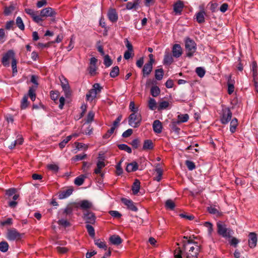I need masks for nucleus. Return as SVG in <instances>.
Wrapping results in <instances>:
<instances>
[{
  "mask_svg": "<svg viewBox=\"0 0 258 258\" xmlns=\"http://www.w3.org/2000/svg\"><path fill=\"white\" fill-rule=\"evenodd\" d=\"M182 247H177L174 250L175 258H197L200 250V245L190 237L184 236L182 241Z\"/></svg>",
  "mask_w": 258,
  "mask_h": 258,
  "instance_id": "obj_1",
  "label": "nucleus"
},
{
  "mask_svg": "<svg viewBox=\"0 0 258 258\" xmlns=\"http://www.w3.org/2000/svg\"><path fill=\"white\" fill-rule=\"evenodd\" d=\"M25 12L31 16L34 22L40 24V25H42L40 23L43 21L42 17H50L54 18L56 14L55 10L50 7L42 9L40 11V15H38V12H36L32 9L29 8L25 9Z\"/></svg>",
  "mask_w": 258,
  "mask_h": 258,
  "instance_id": "obj_2",
  "label": "nucleus"
},
{
  "mask_svg": "<svg viewBox=\"0 0 258 258\" xmlns=\"http://www.w3.org/2000/svg\"><path fill=\"white\" fill-rule=\"evenodd\" d=\"M185 49L186 56L191 57L197 50V44L196 42L189 37L185 39Z\"/></svg>",
  "mask_w": 258,
  "mask_h": 258,
  "instance_id": "obj_3",
  "label": "nucleus"
},
{
  "mask_svg": "<svg viewBox=\"0 0 258 258\" xmlns=\"http://www.w3.org/2000/svg\"><path fill=\"white\" fill-rule=\"evenodd\" d=\"M142 120V115L138 112H133L128 117V124L133 127H138Z\"/></svg>",
  "mask_w": 258,
  "mask_h": 258,
  "instance_id": "obj_4",
  "label": "nucleus"
},
{
  "mask_svg": "<svg viewBox=\"0 0 258 258\" xmlns=\"http://www.w3.org/2000/svg\"><path fill=\"white\" fill-rule=\"evenodd\" d=\"M217 233L219 235L224 238H230L231 237V230L227 228L226 225L221 222L217 223Z\"/></svg>",
  "mask_w": 258,
  "mask_h": 258,
  "instance_id": "obj_5",
  "label": "nucleus"
},
{
  "mask_svg": "<svg viewBox=\"0 0 258 258\" xmlns=\"http://www.w3.org/2000/svg\"><path fill=\"white\" fill-rule=\"evenodd\" d=\"M24 234L20 233L15 228H10L8 229L6 237L10 241H19L20 240Z\"/></svg>",
  "mask_w": 258,
  "mask_h": 258,
  "instance_id": "obj_6",
  "label": "nucleus"
},
{
  "mask_svg": "<svg viewBox=\"0 0 258 258\" xmlns=\"http://www.w3.org/2000/svg\"><path fill=\"white\" fill-rule=\"evenodd\" d=\"M102 87L100 86L98 83H95L93 85V88L90 89L86 94V99L88 101H92L97 96V94L99 93Z\"/></svg>",
  "mask_w": 258,
  "mask_h": 258,
  "instance_id": "obj_7",
  "label": "nucleus"
},
{
  "mask_svg": "<svg viewBox=\"0 0 258 258\" xmlns=\"http://www.w3.org/2000/svg\"><path fill=\"white\" fill-rule=\"evenodd\" d=\"M15 58V54L13 50H8L3 56L2 59V63L5 67H9L10 65L9 60Z\"/></svg>",
  "mask_w": 258,
  "mask_h": 258,
  "instance_id": "obj_8",
  "label": "nucleus"
},
{
  "mask_svg": "<svg viewBox=\"0 0 258 258\" xmlns=\"http://www.w3.org/2000/svg\"><path fill=\"white\" fill-rule=\"evenodd\" d=\"M232 113L229 108L222 110L220 121L222 124H226L231 119Z\"/></svg>",
  "mask_w": 258,
  "mask_h": 258,
  "instance_id": "obj_9",
  "label": "nucleus"
},
{
  "mask_svg": "<svg viewBox=\"0 0 258 258\" xmlns=\"http://www.w3.org/2000/svg\"><path fill=\"white\" fill-rule=\"evenodd\" d=\"M83 218L87 224L93 225L96 222L95 214L90 211H87L83 214Z\"/></svg>",
  "mask_w": 258,
  "mask_h": 258,
  "instance_id": "obj_10",
  "label": "nucleus"
},
{
  "mask_svg": "<svg viewBox=\"0 0 258 258\" xmlns=\"http://www.w3.org/2000/svg\"><path fill=\"white\" fill-rule=\"evenodd\" d=\"M248 244L250 248H254L257 244V236L255 232H250L248 235Z\"/></svg>",
  "mask_w": 258,
  "mask_h": 258,
  "instance_id": "obj_11",
  "label": "nucleus"
},
{
  "mask_svg": "<svg viewBox=\"0 0 258 258\" xmlns=\"http://www.w3.org/2000/svg\"><path fill=\"white\" fill-rule=\"evenodd\" d=\"M184 4L181 1H178L173 5V11L175 15H180L183 11Z\"/></svg>",
  "mask_w": 258,
  "mask_h": 258,
  "instance_id": "obj_12",
  "label": "nucleus"
},
{
  "mask_svg": "<svg viewBox=\"0 0 258 258\" xmlns=\"http://www.w3.org/2000/svg\"><path fill=\"white\" fill-rule=\"evenodd\" d=\"M121 201L127 206V209L129 210L134 212L138 211V208L135 206L134 203L132 200L123 198L121 199Z\"/></svg>",
  "mask_w": 258,
  "mask_h": 258,
  "instance_id": "obj_13",
  "label": "nucleus"
},
{
  "mask_svg": "<svg viewBox=\"0 0 258 258\" xmlns=\"http://www.w3.org/2000/svg\"><path fill=\"white\" fill-rule=\"evenodd\" d=\"M98 160L97 162V167L94 170V173L96 174L101 173V169L105 166V164L104 162V159L103 157H99Z\"/></svg>",
  "mask_w": 258,
  "mask_h": 258,
  "instance_id": "obj_14",
  "label": "nucleus"
},
{
  "mask_svg": "<svg viewBox=\"0 0 258 258\" xmlns=\"http://www.w3.org/2000/svg\"><path fill=\"white\" fill-rule=\"evenodd\" d=\"M172 55L173 56L178 58L182 54V50L181 46L178 44H175L172 47Z\"/></svg>",
  "mask_w": 258,
  "mask_h": 258,
  "instance_id": "obj_15",
  "label": "nucleus"
},
{
  "mask_svg": "<svg viewBox=\"0 0 258 258\" xmlns=\"http://www.w3.org/2000/svg\"><path fill=\"white\" fill-rule=\"evenodd\" d=\"M73 191V188L72 187L61 190L58 192V199L62 200L67 198L72 194Z\"/></svg>",
  "mask_w": 258,
  "mask_h": 258,
  "instance_id": "obj_16",
  "label": "nucleus"
},
{
  "mask_svg": "<svg viewBox=\"0 0 258 258\" xmlns=\"http://www.w3.org/2000/svg\"><path fill=\"white\" fill-rule=\"evenodd\" d=\"M153 69V64L150 62H147L144 66L142 72L143 77H146L148 76L151 73Z\"/></svg>",
  "mask_w": 258,
  "mask_h": 258,
  "instance_id": "obj_17",
  "label": "nucleus"
},
{
  "mask_svg": "<svg viewBox=\"0 0 258 258\" xmlns=\"http://www.w3.org/2000/svg\"><path fill=\"white\" fill-rule=\"evenodd\" d=\"M108 18L111 22H116L118 20V15L115 9H110L108 12Z\"/></svg>",
  "mask_w": 258,
  "mask_h": 258,
  "instance_id": "obj_18",
  "label": "nucleus"
},
{
  "mask_svg": "<svg viewBox=\"0 0 258 258\" xmlns=\"http://www.w3.org/2000/svg\"><path fill=\"white\" fill-rule=\"evenodd\" d=\"M205 15L206 13L204 10H201L200 12L196 13L195 17L197 22L199 24L204 23L205 22Z\"/></svg>",
  "mask_w": 258,
  "mask_h": 258,
  "instance_id": "obj_19",
  "label": "nucleus"
},
{
  "mask_svg": "<svg viewBox=\"0 0 258 258\" xmlns=\"http://www.w3.org/2000/svg\"><path fill=\"white\" fill-rule=\"evenodd\" d=\"M162 124L159 120H155L153 123V129L155 133L160 134L162 131Z\"/></svg>",
  "mask_w": 258,
  "mask_h": 258,
  "instance_id": "obj_20",
  "label": "nucleus"
},
{
  "mask_svg": "<svg viewBox=\"0 0 258 258\" xmlns=\"http://www.w3.org/2000/svg\"><path fill=\"white\" fill-rule=\"evenodd\" d=\"M173 61V59L171 54L169 51H166L165 53L163 63L165 65H170Z\"/></svg>",
  "mask_w": 258,
  "mask_h": 258,
  "instance_id": "obj_21",
  "label": "nucleus"
},
{
  "mask_svg": "<svg viewBox=\"0 0 258 258\" xmlns=\"http://www.w3.org/2000/svg\"><path fill=\"white\" fill-rule=\"evenodd\" d=\"M138 169V164L137 162L133 161L127 164L125 170L127 172H133Z\"/></svg>",
  "mask_w": 258,
  "mask_h": 258,
  "instance_id": "obj_22",
  "label": "nucleus"
},
{
  "mask_svg": "<svg viewBox=\"0 0 258 258\" xmlns=\"http://www.w3.org/2000/svg\"><path fill=\"white\" fill-rule=\"evenodd\" d=\"M140 181L139 180L136 179L133 183L132 185V190L134 195H137L140 189Z\"/></svg>",
  "mask_w": 258,
  "mask_h": 258,
  "instance_id": "obj_23",
  "label": "nucleus"
},
{
  "mask_svg": "<svg viewBox=\"0 0 258 258\" xmlns=\"http://www.w3.org/2000/svg\"><path fill=\"white\" fill-rule=\"evenodd\" d=\"M109 240L114 245H119L122 242V239L118 235H113L110 237Z\"/></svg>",
  "mask_w": 258,
  "mask_h": 258,
  "instance_id": "obj_24",
  "label": "nucleus"
},
{
  "mask_svg": "<svg viewBox=\"0 0 258 258\" xmlns=\"http://www.w3.org/2000/svg\"><path fill=\"white\" fill-rule=\"evenodd\" d=\"M80 207L83 210L90 209L92 206V203L88 200H83L79 203Z\"/></svg>",
  "mask_w": 258,
  "mask_h": 258,
  "instance_id": "obj_25",
  "label": "nucleus"
},
{
  "mask_svg": "<svg viewBox=\"0 0 258 258\" xmlns=\"http://www.w3.org/2000/svg\"><path fill=\"white\" fill-rule=\"evenodd\" d=\"M189 119V116L187 114H179L177 116V120L176 122L178 124L182 122H185L188 121Z\"/></svg>",
  "mask_w": 258,
  "mask_h": 258,
  "instance_id": "obj_26",
  "label": "nucleus"
},
{
  "mask_svg": "<svg viewBox=\"0 0 258 258\" xmlns=\"http://www.w3.org/2000/svg\"><path fill=\"white\" fill-rule=\"evenodd\" d=\"M153 144L151 140H146L144 141L143 150H151L153 148Z\"/></svg>",
  "mask_w": 258,
  "mask_h": 258,
  "instance_id": "obj_27",
  "label": "nucleus"
},
{
  "mask_svg": "<svg viewBox=\"0 0 258 258\" xmlns=\"http://www.w3.org/2000/svg\"><path fill=\"white\" fill-rule=\"evenodd\" d=\"M237 125L238 120L236 118H234L231 120L230 125V131L232 133H234L236 131Z\"/></svg>",
  "mask_w": 258,
  "mask_h": 258,
  "instance_id": "obj_28",
  "label": "nucleus"
},
{
  "mask_svg": "<svg viewBox=\"0 0 258 258\" xmlns=\"http://www.w3.org/2000/svg\"><path fill=\"white\" fill-rule=\"evenodd\" d=\"M140 0H135L134 2H128L126 5V8L127 10H131L136 7L139 5Z\"/></svg>",
  "mask_w": 258,
  "mask_h": 258,
  "instance_id": "obj_29",
  "label": "nucleus"
},
{
  "mask_svg": "<svg viewBox=\"0 0 258 258\" xmlns=\"http://www.w3.org/2000/svg\"><path fill=\"white\" fill-rule=\"evenodd\" d=\"M29 103L28 101V96L27 95H24L22 99L21 102V109H26L29 105Z\"/></svg>",
  "mask_w": 258,
  "mask_h": 258,
  "instance_id": "obj_30",
  "label": "nucleus"
},
{
  "mask_svg": "<svg viewBox=\"0 0 258 258\" xmlns=\"http://www.w3.org/2000/svg\"><path fill=\"white\" fill-rule=\"evenodd\" d=\"M207 211L211 214L219 215L220 212L219 210L215 207L213 206H210L207 208Z\"/></svg>",
  "mask_w": 258,
  "mask_h": 258,
  "instance_id": "obj_31",
  "label": "nucleus"
},
{
  "mask_svg": "<svg viewBox=\"0 0 258 258\" xmlns=\"http://www.w3.org/2000/svg\"><path fill=\"white\" fill-rule=\"evenodd\" d=\"M86 177V176L84 175H81V176L76 177L74 181L75 184L78 186L82 185L84 182V179Z\"/></svg>",
  "mask_w": 258,
  "mask_h": 258,
  "instance_id": "obj_32",
  "label": "nucleus"
},
{
  "mask_svg": "<svg viewBox=\"0 0 258 258\" xmlns=\"http://www.w3.org/2000/svg\"><path fill=\"white\" fill-rule=\"evenodd\" d=\"M160 93V88L157 86H154L151 88V94L153 97L158 96Z\"/></svg>",
  "mask_w": 258,
  "mask_h": 258,
  "instance_id": "obj_33",
  "label": "nucleus"
},
{
  "mask_svg": "<svg viewBox=\"0 0 258 258\" xmlns=\"http://www.w3.org/2000/svg\"><path fill=\"white\" fill-rule=\"evenodd\" d=\"M164 72L162 69L156 70L155 77L156 80H161L163 77Z\"/></svg>",
  "mask_w": 258,
  "mask_h": 258,
  "instance_id": "obj_34",
  "label": "nucleus"
},
{
  "mask_svg": "<svg viewBox=\"0 0 258 258\" xmlns=\"http://www.w3.org/2000/svg\"><path fill=\"white\" fill-rule=\"evenodd\" d=\"M86 228L89 235L91 237L94 238L95 237V233L94 228L93 227V226L90 224H87L86 225Z\"/></svg>",
  "mask_w": 258,
  "mask_h": 258,
  "instance_id": "obj_35",
  "label": "nucleus"
},
{
  "mask_svg": "<svg viewBox=\"0 0 258 258\" xmlns=\"http://www.w3.org/2000/svg\"><path fill=\"white\" fill-rule=\"evenodd\" d=\"M87 158V154H79L76 155L72 158V161L73 162H77L78 161L82 160Z\"/></svg>",
  "mask_w": 258,
  "mask_h": 258,
  "instance_id": "obj_36",
  "label": "nucleus"
},
{
  "mask_svg": "<svg viewBox=\"0 0 258 258\" xmlns=\"http://www.w3.org/2000/svg\"><path fill=\"white\" fill-rule=\"evenodd\" d=\"M156 100L152 98H150L148 101V107L150 109L154 110L156 108Z\"/></svg>",
  "mask_w": 258,
  "mask_h": 258,
  "instance_id": "obj_37",
  "label": "nucleus"
},
{
  "mask_svg": "<svg viewBox=\"0 0 258 258\" xmlns=\"http://www.w3.org/2000/svg\"><path fill=\"white\" fill-rule=\"evenodd\" d=\"M95 244L98 247L107 250V246L104 241H101L100 239H97L95 240Z\"/></svg>",
  "mask_w": 258,
  "mask_h": 258,
  "instance_id": "obj_38",
  "label": "nucleus"
},
{
  "mask_svg": "<svg viewBox=\"0 0 258 258\" xmlns=\"http://www.w3.org/2000/svg\"><path fill=\"white\" fill-rule=\"evenodd\" d=\"M117 147L120 150L125 151L126 152H127L128 153H132V149L129 146H128L127 145H126V144H118L117 145Z\"/></svg>",
  "mask_w": 258,
  "mask_h": 258,
  "instance_id": "obj_39",
  "label": "nucleus"
},
{
  "mask_svg": "<svg viewBox=\"0 0 258 258\" xmlns=\"http://www.w3.org/2000/svg\"><path fill=\"white\" fill-rule=\"evenodd\" d=\"M73 136L70 135L66 138L59 144V147L60 149L63 148L66 144L72 139Z\"/></svg>",
  "mask_w": 258,
  "mask_h": 258,
  "instance_id": "obj_40",
  "label": "nucleus"
},
{
  "mask_svg": "<svg viewBox=\"0 0 258 258\" xmlns=\"http://www.w3.org/2000/svg\"><path fill=\"white\" fill-rule=\"evenodd\" d=\"M119 69L118 67H117V66L114 67L112 69V70L110 73V76L111 78H115L119 75Z\"/></svg>",
  "mask_w": 258,
  "mask_h": 258,
  "instance_id": "obj_41",
  "label": "nucleus"
},
{
  "mask_svg": "<svg viewBox=\"0 0 258 258\" xmlns=\"http://www.w3.org/2000/svg\"><path fill=\"white\" fill-rule=\"evenodd\" d=\"M16 25L21 30L25 29V26L20 17H18L16 19Z\"/></svg>",
  "mask_w": 258,
  "mask_h": 258,
  "instance_id": "obj_42",
  "label": "nucleus"
},
{
  "mask_svg": "<svg viewBox=\"0 0 258 258\" xmlns=\"http://www.w3.org/2000/svg\"><path fill=\"white\" fill-rule=\"evenodd\" d=\"M9 244L6 241H2L0 242V251L5 252L8 251Z\"/></svg>",
  "mask_w": 258,
  "mask_h": 258,
  "instance_id": "obj_43",
  "label": "nucleus"
},
{
  "mask_svg": "<svg viewBox=\"0 0 258 258\" xmlns=\"http://www.w3.org/2000/svg\"><path fill=\"white\" fill-rule=\"evenodd\" d=\"M15 7L13 6L6 7L4 9V13L6 16H9L14 11Z\"/></svg>",
  "mask_w": 258,
  "mask_h": 258,
  "instance_id": "obj_44",
  "label": "nucleus"
},
{
  "mask_svg": "<svg viewBox=\"0 0 258 258\" xmlns=\"http://www.w3.org/2000/svg\"><path fill=\"white\" fill-rule=\"evenodd\" d=\"M155 171L157 173V176L155 177V180L157 181H160L161 180L162 176L163 174V171L161 168H157L155 169Z\"/></svg>",
  "mask_w": 258,
  "mask_h": 258,
  "instance_id": "obj_45",
  "label": "nucleus"
},
{
  "mask_svg": "<svg viewBox=\"0 0 258 258\" xmlns=\"http://www.w3.org/2000/svg\"><path fill=\"white\" fill-rule=\"evenodd\" d=\"M175 205L174 202L171 200H168L166 201L165 203V207L167 209L172 210L175 208Z\"/></svg>",
  "mask_w": 258,
  "mask_h": 258,
  "instance_id": "obj_46",
  "label": "nucleus"
},
{
  "mask_svg": "<svg viewBox=\"0 0 258 258\" xmlns=\"http://www.w3.org/2000/svg\"><path fill=\"white\" fill-rule=\"evenodd\" d=\"M112 63V61L110 58L109 56L107 54L104 57V64L106 67H110Z\"/></svg>",
  "mask_w": 258,
  "mask_h": 258,
  "instance_id": "obj_47",
  "label": "nucleus"
},
{
  "mask_svg": "<svg viewBox=\"0 0 258 258\" xmlns=\"http://www.w3.org/2000/svg\"><path fill=\"white\" fill-rule=\"evenodd\" d=\"M122 162V160H120L116 165V174L117 175H121L123 172V170L121 168V163Z\"/></svg>",
  "mask_w": 258,
  "mask_h": 258,
  "instance_id": "obj_48",
  "label": "nucleus"
},
{
  "mask_svg": "<svg viewBox=\"0 0 258 258\" xmlns=\"http://www.w3.org/2000/svg\"><path fill=\"white\" fill-rule=\"evenodd\" d=\"M196 72L199 77L202 78L204 76L206 71L203 68L198 67L196 69Z\"/></svg>",
  "mask_w": 258,
  "mask_h": 258,
  "instance_id": "obj_49",
  "label": "nucleus"
},
{
  "mask_svg": "<svg viewBox=\"0 0 258 258\" xmlns=\"http://www.w3.org/2000/svg\"><path fill=\"white\" fill-rule=\"evenodd\" d=\"M94 115L95 114H94V113L93 111H90L88 112V114L86 117V123L91 122L94 119Z\"/></svg>",
  "mask_w": 258,
  "mask_h": 258,
  "instance_id": "obj_50",
  "label": "nucleus"
},
{
  "mask_svg": "<svg viewBox=\"0 0 258 258\" xmlns=\"http://www.w3.org/2000/svg\"><path fill=\"white\" fill-rule=\"evenodd\" d=\"M189 170H192L196 168L195 163L189 160H186L185 163Z\"/></svg>",
  "mask_w": 258,
  "mask_h": 258,
  "instance_id": "obj_51",
  "label": "nucleus"
},
{
  "mask_svg": "<svg viewBox=\"0 0 258 258\" xmlns=\"http://www.w3.org/2000/svg\"><path fill=\"white\" fill-rule=\"evenodd\" d=\"M169 105V103L168 101H163L162 102H161L159 103V106H158V110H163L166 109Z\"/></svg>",
  "mask_w": 258,
  "mask_h": 258,
  "instance_id": "obj_52",
  "label": "nucleus"
},
{
  "mask_svg": "<svg viewBox=\"0 0 258 258\" xmlns=\"http://www.w3.org/2000/svg\"><path fill=\"white\" fill-rule=\"evenodd\" d=\"M57 223L59 225L62 226L64 227H69L70 226V222L68 220L63 219L59 220Z\"/></svg>",
  "mask_w": 258,
  "mask_h": 258,
  "instance_id": "obj_53",
  "label": "nucleus"
},
{
  "mask_svg": "<svg viewBox=\"0 0 258 258\" xmlns=\"http://www.w3.org/2000/svg\"><path fill=\"white\" fill-rule=\"evenodd\" d=\"M61 87L65 93L66 97L71 94L70 87L69 84L66 85L63 84Z\"/></svg>",
  "mask_w": 258,
  "mask_h": 258,
  "instance_id": "obj_54",
  "label": "nucleus"
},
{
  "mask_svg": "<svg viewBox=\"0 0 258 258\" xmlns=\"http://www.w3.org/2000/svg\"><path fill=\"white\" fill-rule=\"evenodd\" d=\"M177 124L178 123L176 121H173L171 125V128L173 132L178 134L180 132V129L177 126Z\"/></svg>",
  "mask_w": 258,
  "mask_h": 258,
  "instance_id": "obj_55",
  "label": "nucleus"
},
{
  "mask_svg": "<svg viewBox=\"0 0 258 258\" xmlns=\"http://www.w3.org/2000/svg\"><path fill=\"white\" fill-rule=\"evenodd\" d=\"M0 224L2 226L11 225L13 224V219L12 218H9L5 220L1 221Z\"/></svg>",
  "mask_w": 258,
  "mask_h": 258,
  "instance_id": "obj_56",
  "label": "nucleus"
},
{
  "mask_svg": "<svg viewBox=\"0 0 258 258\" xmlns=\"http://www.w3.org/2000/svg\"><path fill=\"white\" fill-rule=\"evenodd\" d=\"M179 216L181 218H184L188 220H192L195 218V217L192 215H187L185 213L180 214Z\"/></svg>",
  "mask_w": 258,
  "mask_h": 258,
  "instance_id": "obj_57",
  "label": "nucleus"
},
{
  "mask_svg": "<svg viewBox=\"0 0 258 258\" xmlns=\"http://www.w3.org/2000/svg\"><path fill=\"white\" fill-rule=\"evenodd\" d=\"M47 167L49 170L55 172H57L59 169L58 166L57 165L54 164H48L47 165Z\"/></svg>",
  "mask_w": 258,
  "mask_h": 258,
  "instance_id": "obj_58",
  "label": "nucleus"
},
{
  "mask_svg": "<svg viewBox=\"0 0 258 258\" xmlns=\"http://www.w3.org/2000/svg\"><path fill=\"white\" fill-rule=\"evenodd\" d=\"M6 40V35L5 30L3 28L0 29V43H4Z\"/></svg>",
  "mask_w": 258,
  "mask_h": 258,
  "instance_id": "obj_59",
  "label": "nucleus"
},
{
  "mask_svg": "<svg viewBox=\"0 0 258 258\" xmlns=\"http://www.w3.org/2000/svg\"><path fill=\"white\" fill-rule=\"evenodd\" d=\"M134 55V51H130L126 50L124 52L123 57L125 59H129L130 58L133 57Z\"/></svg>",
  "mask_w": 258,
  "mask_h": 258,
  "instance_id": "obj_60",
  "label": "nucleus"
},
{
  "mask_svg": "<svg viewBox=\"0 0 258 258\" xmlns=\"http://www.w3.org/2000/svg\"><path fill=\"white\" fill-rule=\"evenodd\" d=\"M16 192V189L15 188H11L6 190V195L9 197L15 195Z\"/></svg>",
  "mask_w": 258,
  "mask_h": 258,
  "instance_id": "obj_61",
  "label": "nucleus"
},
{
  "mask_svg": "<svg viewBox=\"0 0 258 258\" xmlns=\"http://www.w3.org/2000/svg\"><path fill=\"white\" fill-rule=\"evenodd\" d=\"M114 130H115L114 127H111V128L108 130L106 133L103 136V138L108 139L111 136V135L114 133Z\"/></svg>",
  "mask_w": 258,
  "mask_h": 258,
  "instance_id": "obj_62",
  "label": "nucleus"
},
{
  "mask_svg": "<svg viewBox=\"0 0 258 258\" xmlns=\"http://www.w3.org/2000/svg\"><path fill=\"white\" fill-rule=\"evenodd\" d=\"M204 225L208 228V232L211 234L213 231V224L210 222H205Z\"/></svg>",
  "mask_w": 258,
  "mask_h": 258,
  "instance_id": "obj_63",
  "label": "nucleus"
},
{
  "mask_svg": "<svg viewBox=\"0 0 258 258\" xmlns=\"http://www.w3.org/2000/svg\"><path fill=\"white\" fill-rule=\"evenodd\" d=\"M88 69L91 76H94L96 74L97 67L95 65H90Z\"/></svg>",
  "mask_w": 258,
  "mask_h": 258,
  "instance_id": "obj_64",
  "label": "nucleus"
}]
</instances>
